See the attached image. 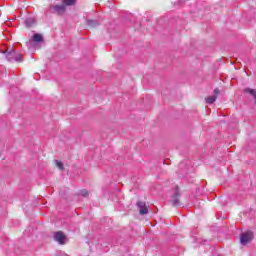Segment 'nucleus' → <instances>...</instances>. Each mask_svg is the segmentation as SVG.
I'll return each mask as SVG.
<instances>
[{"label": "nucleus", "mask_w": 256, "mask_h": 256, "mask_svg": "<svg viewBox=\"0 0 256 256\" xmlns=\"http://www.w3.org/2000/svg\"><path fill=\"white\" fill-rule=\"evenodd\" d=\"M75 1L76 0H63V5L65 6H71V5H75Z\"/></svg>", "instance_id": "11"}, {"label": "nucleus", "mask_w": 256, "mask_h": 256, "mask_svg": "<svg viewBox=\"0 0 256 256\" xmlns=\"http://www.w3.org/2000/svg\"><path fill=\"white\" fill-rule=\"evenodd\" d=\"M218 95H219V88H216L214 89V95L206 98V103H208V105H213V103H215V101L217 100Z\"/></svg>", "instance_id": "6"}, {"label": "nucleus", "mask_w": 256, "mask_h": 256, "mask_svg": "<svg viewBox=\"0 0 256 256\" xmlns=\"http://www.w3.org/2000/svg\"><path fill=\"white\" fill-rule=\"evenodd\" d=\"M87 25L88 27H97V25H99V22H97L96 20H87Z\"/></svg>", "instance_id": "10"}, {"label": "nucleus", "mask_w": 256, "mask_h": 256, "mask_svg": "<svg viewBox=\"0 0 256 256\" xmlns=\"http://www.w3.org/2000/svg\"><path fill=\"white\" fill-rule=\"evenodd\" d=\"M2 53L10 63H21L23 61V54L15 49H8Z\"/></svg>", "instance_id": "1"}, {"label": "nucleus", "mask_w": 256, "mask_h": 256, "mask_svg": "<svg viewBox=\"0 0 256 256\" xmlns=\"http://www.w3.org/2000/svg\"><path fill=\"white\" fill-rule=\"evenodd\" d=\"M53 10L55 11V13H57L58 15H63V13H65V6L64 4L62 5H56L53 7Z\"/></svg>", "instance_id": "7"}, {"label": "nucleus", "mask_w": 256, "mask_h": 256, "mask_svg": "<svg viewBox=\"0 0 256 256\" xmlns=\"http://www.w3.org/2000/svg\"><path fill=\"white\" fill-rule=\"evenodd\" d=\"M24 23L26 27H33V25L37 23V20H35L33 17H28L25 19Z\"/></svg>", "instance_id": "8"}, {"label": "nucleus", "mask_w": 256, "mask_h": 256, "mask_svg": "<svg viewBox=\"0 0 256 256\" xmlns=\"http://www.w3.org/2000/svg\"><path fill=\"white\" fill-rule=\"evenodd\" d=\"M179 197H181V192H179V187L176 186L174 195L172 196V199L170 200L171 205L173 207H179Z\"/></svg>", "instance_id": "3"}, {"label": "nucleus", "mask_w": 256, "mask_h": 256, "mask_svg": "<svg viewBox=\"0 0 256 256\" xmlns=\"http://www.w3.org/2000/svg\"><path fill=\"white\" fill-rule=\"evenodd\" d=\"M54 241H57V243L63 245L65 243V234H63L61 231L55 232Z\"/></svg>", "instance_id": "5"}, {"label": "nucleus", "mask_w": 256, "mask_h": 256, "mask_svg": "<svg viewBox=\"0 0 256 256\" xmlns=\"http://www.w3.org/2000/svg\"><path fill=\"white\" fill-rule=\"evenodd\" d=\"M32 41L34 43H42L43 41V36L41 34H34L33 35V38H32Z\"/></svg>", "instance_id": "9"}, {"label": "nucleus", "mask_w": 256, "mask_h": 256, "mask_svg": "<svg viewBox=\"0 0 256 256\" xmlns=\"http://www.w3.org/2000/svg\"><path fill=\"white\" fill-rule=\"evenodd\" d=\"M137 207L139 208L140 215H147L149 213V208L145 202H137Z\"/></svg>", "instance_id": "4"}, {"label": "nucleus", "mask_w": 256, "mask_h": 256, "mask_svg": "<svg viewBox=\"0 0 256 256\" xmlns=\"http://www.w3.org/2000/svg\"><path fill=\"white\" fill-rule=\"evenodd\" d=\"M253 241V232L248 231L246 233H242L240 236L241 245H247V243H251Z\"/></svg>", "instance_id": "2"}, {"label": "nucleus", "mask_w": 256, "mask_h": 256, "mask_svg": "<svg viewBox=\"0 0 256 256\" xmlns=\"http://www.w3.org/2000/svg\"><path fill=\"white\" fill-rule=\"evenodd\" d=\"M185 0H178V2H174V5H183Z\"/></svg>", "instance_id": "14"}, {"label": "nucleus", "mask_w": 256, "mask_h": 256, "mask_svg": "<svg viewBox=\"0 0 256 256\" xmlns=\"http://www.w3.org/2000/svg\"><path fill=\"white\" fill-rule=\"evenodd\" d=\"M79 195H81V197H87L89 195V191L86 189L80 190Z\"/></svg>", "instance_id": "12"}, {"label": "nucleus", "mask_w": 256, "mask_h": 256, "mask_svg": "<svg viewBox=\"0 0 256 256\" xmlns=\"http://www.w3.org/2000/svg\"><path fill=\"white\" fill-rule=\"evenodd\" d=\"M55 163H56V167H58V169L63 171V162L56 160Z\"/></svg>", "instance_id": "13"}]
</instances>
